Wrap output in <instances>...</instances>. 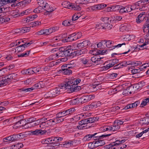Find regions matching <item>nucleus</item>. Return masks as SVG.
I'll use <instances>...</instances> for the list:
<instances>
[{"instance_id":"obj_15","label":"nucleus","mask_w":149,"mask_h":149,"mask_svg":"<svg viewBox=\"0 0 149 149\" xmlns=\"http://www.w3.org/2000/svg\"><path fill=\"white\" fill-rule=\"evenodd\" d=\"M43 7V9L46 10L47 12H51L54 10L51 6L45 2V5Z\"/></svg>"},{"instance_id":"obj_23","label":"nucleus","mask_w":149,"mask_h":149,"mask_svg":"<svg viewBox=\"0 0 149 149\" xmlns=\"http://www.w3.org/2000/svg\"><path fill=\"white\" fill-rule=\"evenodd\" d=\"M96 134H87L84 136L83 139V140L85 141H89L92 139H94L93 136H94Z\"/></svg>"},{"instance_id":"obj_37","label":"nucleus","mask_w":149,"mask_h":149,"mask_svg":"<svg viewBox=\"0 0 149 149\" xmlns=\"http://www.w3.org/2000/svg\"><path fill=\"white\" fill-rule=\"evenodd\" d=\"M71 102L72 104H78L81 103L80 98H77L73 99L71 101Z\"/></svg>"},{"instance_id":"obj_9","label":"nucleus","mask_w":149,"mask_h":149,"mask_svg":"<svg viewBox=\"0 0 149 149\" xmlns=\"http://www.w3.org/2000/svg\"><path fill=\"white\" fill-rule=\"evenodd\" d=\"M101 105V103L100 101L94 102H92L90 104L85 106L86 110L88 111L93 109H95L100 106Z\"/></svg>"},{"instance_id":"obj_18","label":"nucleus","mask_w":149,"mask_h":149,"mask_svg":"<svg viewBox=\"0 0 149 149\" xmlns=\"http://www.w3.org/2000/svg\"><path fill=\"white\" fill-rule=\"evenodd\" d=\"M57 54L54 53L51 55L49 57L46 58L45 60L46 62H48L51 60H56L58 58L57 56Z\"/></svg>"},{"instance_id":"obj_4","label":"nucleus","mask_w":149,"mask_h":149,"mask_svg":"<svg viewBox=\"0 0 149 149\" xmlns=\"http://www.w3.org/2000/svg\"><path fill=\"white\" fill-rule=\"evenodd\" d=\"M40 120L39 126L41 128L44 129L53 125L52 119L47 120V118L44 117L41 118Z\"/></svg>"},{"instance_id":"obj_2","label":"nucleus","mask_w":149,"mask_h":149,"mask_svg":"<svg viewBox=\"0 0 149 149\" xmlns=\"http://www.w3.org/2000/svg\"><path fill=\"white\" fill-rule=\"evenodd\" d=\"M67 89L65 84H62L60 86L56 87L54 89H52L47 93L45 96V97H54L57 96L62 93L63 91Z\"/></svg>"},{"instance_id":"obj_42","label":"nucleus","mask_w":149,"mask_h":149,"mask_svg":"<svg viewBox=\"0 0 149 149\" xmlns=\"http://www.w3.org/2000/svg\"><path fill=\"white\" fill-rule=\"evenodd\" d=\"M3 142H7L8 143H10L13 142L11 136L3 138Z\"/></svg>"},{"instance_id":"obj_7","label":"nucleus","mask_w":149,"mask_h":149,"mask_svg":"<svg viewBox=\"0 0 149 149\" xmlns=\"http://www.w3.org/2000/svg\"><path fill=\"white\" fill-rule=\"evenodd\" d=\"M17 74L15 73H13L10 74L4 77V79H3L2 81L4 83L3 84L4 86L6 85L9 82H11L13 80L15 79L16 78Z\"/></svg>"},{"instance_id":"obj_14","label":"nucleus","mask_w":149,"mask_h":149,"mask_svg":"<svg viewBox=\"0 0 149 149\" xmlns=\"http://www.w3.org/2000/svg\"><path fill=\"white\" fill-rule=\"evenodd\" d=\"M67 7L69 9L73 10L79 11L81 10V8L79 5L73 3L69 4L68 5Z\"/></svg>"},{"instance_id":"obj_30","label":"nucleus","mask_w":149,"mask_h":149,"mask_svg":"<svg viewBox=\"0 0 149 149\" xmlns=\"http://www.w3.org/2000/svg\"><path fill=\"white\" fill-rule=\"evenodd\" d=\"M148 104H149V97L143 99L140 107H143L146 105Z\"/></svg>"},{"instance_id":"obj_62","label":"nucleus","mask_w":149,"mask_h":149,"mask_svg":"<svg viewBox=\"0 0 149 149\" xmlns=\"http://www.w3.org/2000/svg\"><path fill=\"white\" fill-rule=\"evenodd\" d=\"M37 1L38 5L40 6H44L45 5V3H46L44 0H37Z\"/></svg>"},{"instance_id":"obj_60","label":"nucleus","mask_w":149,"mask_h":149,"mask_svg":"<svg viewBox=\"0 0 149 149\" xmlns=\"http://www.w3.org/2000/svg\"><path fill=\"white\" fill-rule=\"evenodd\" d=\"M79 18H82V16H79V15H77L76 14H74L72 17V21H74L77 20L78 19H79Z\"/></svg>"},{"instance_id":"obj_40","label":"nucleus","mask_w":149,"mask_h":149,"mask_svg":"<svg viewBox=\"0 0 149 149\" xmlns=\"http://www.w3.org/2000/svg\"><path fill=\"white\" fill-rule=\"evenodd\" d=\"M147 24L143 25V29L144 32L148 33H149V24L148 23Z\"/></svg>"},{"instance_id":"obj_59","label":"nucleus","mask_w":149,"mask_h":149,"mask_svg":"<svg viewBox=\"0 0 149 149\" xmlns=\"http://www.w3.org/2000/svg\"><path fill=\"white\" fill-rule=\"evenodd\" d=\"M21 126H22L23 129H27L32 127L31 124L30 123H28L27 122L24 125L22 124V125Z\"/></svg>"},{"instance_id":"obj_61","label":"nucleus","mask_w":149,"mask_h":149,"mask_svg":"<svg viewBox=\"0 0 149 149\" xmlns=\"http://www.w3.org/2000/svg\"><path fill=\"white\" fill-rule=\"evenodd\" d=\"M103 138H98L99 141V144L100 146H102L105 144V142L104 140L102 139Z\"/></svg>"},{"instance_id":"obj_63","label":"nucleus","mask_w":149,"mask_h":149,"mask_svg":"<svg viewBox=\"0 0 149 149\" xmlns=\"http://www.w3.org/2000/svg\"><path fill=\"white\" fill-rule=\"evenodd\" d=\"M120 6L119 5L112 6L111 7V9L114 11H119L120 9Z\"/></svg>"},{"instance_id":"obj_19","label":"nucleus","mask_w":149,"mask_h":149,"mask_svg":"<svg viewBox=\"0 0 149 149\" xmlns=\"http://www.w3.org/2000/svg\"><path fill=\"white\" fill-rule=\"evenodd\" d=\"M145 17L144 13H142L139 15L136 19V22L137 23H139L142 22Z\"/></svg>"},{"instance_id":"obj_29","label":"nucleus","mask_w":149,"mask_h":149,"mask_svg":"<svg viewBox=\"0 0 149 149\" xmlns=\"http://www.w3.org/2000/svg\"><path fill=\"white\" fill-rule=\"evenodd\" d=\"M88 123H95V121L98 120L99 118L97 116L96 117H90L87 118Z\"/></svg>"},{"instance_id":"obj_5","label":"nucleus","mask_w":149,"mask_h":149,"mask_svg":"<svg viewBox=\"0 0 149 149\" xmlns=\"http://www.w3.org/2000/svg\"><path fill=\"white\" fill-rule=\"evenodd\" d=\"M143 0L139 1L135 3L134 4L132 5L133 10L139 9L141 11L146 10V7L145 5L148 4L143 2Z\"/></svg>"},{"instance_id":"obj_44","label":"nucleus","mask_w":149,"mask_h":149,"mask_svg":"<svg viewBox=\"0 0 149 149\" xmlns=\"http://www.w3.org/2000/svg\"><path fill=\"white\" fill-rule=\"evenodd\" d=\"M25 47H24L23 45L22 44L19 46L16 47L15 49V50H17L18 52L23 51Z\"/></svg>"},{"instance_id":"obj_43","label":"nucleus","mask_w":149,"mask_h":149,"mask_svg":"<svg viewBox=\"0 0 149 149\" xmlns=\"http://www.w3.org/2000/svg\"><path fill=\"white\" fill-rule=\"evenodd\" d=\"M132 66L134 67L135 66H138L142 64L141 62L140 61H131Z\"/></svg>"},{"instance_id":"obj_41","label":"nucleus","mask_w":149,"mask_h":149,"mask_svg":"<svg viewBox=\"0 0 149 149\" xmlns=\"http://www.w3.org/2000/svg\"><path fill=\"white\" fill-rule=\"evenodd\" d=\"M73 21L71 20L69 21L68 20H65L62 23L63 25L65 26H68L72 25Z\"/></svg>"},{"instance_id":"obj_51","label":"nucleus","mask_w":149,"mask_h":149,"mask_svg":"<svg viewBox=\"0 0 149 149\" xmlns=\"http://www.w3.org/2000/svg\"><path fill=\"white\" fill-rule=\"evenodd\" d=\"M64 72L63 73L65 74L69 75L72 73V71L71 70L68 69V68H65V69H63Z\"/></svg>"},{"instance_id":"obj_50","label":"nucleus","mask_w":149,"mask_h":149,"mask_svg":"<svg viewBox=\"0 0 149 149\" xmlns=\"http://www.w3.org/2000/svg\"><path fill=\"white\" fill-rule=\"evenodd\" d=\"M61 49H62V47L60 48L59 49V51L56 53V54H57V56L58 57V58L59 57L65 56L63 52L61 50Z\"/></svg>"},{"instance_id":"obj_46","label":"nucleus","mask_w":149,"mask_h":149,"mask_svg":"<svg viewBox=\"0 0 149 149\" xmlns=\"http://www.w3.org/2000/svg\"><path fill=\"white\" fill-rule=\"evenodd\" d=\"M79 43H74L73 44L72 46H70V47L71 49L73 51H74V50L77 49H78L79 48Z\"/></svg>"},{"instance_id":"obj_36","label":"nucleus","mask_w":149,"mask_h":149,"mask_svg":"<svg viewBox=\"0 0 149 149\" xmlns=\"http://www.w3.org/2000/svg\"><path fill=\"white\" fill-rule=\"evenodd\" d=\"M93 53L96 52V53H95L94 54H95V55H103L106 52V51L104 50H102L100 49H97L96 50H94L93 52Z\"/></svg>"},{"instance_id":"obj_1","label":"nucleus","mask_w":149,"mask_h":149,"mask_svg":"<svg viewBox=\"0 0 149 149\" xmlns=\"http://www.w3.org/2000/svg\"><path fill=\"white\" fill-rule=\"evenodd\" d=\"M81 81V80L78 78L76 80H69L68 81L64 83L66 88L70 92V93H72L77 91L81 89L80 86H77V84Z\"/></svg>"},{"instance_id":"obj_6","label":"nucleus","mask_w":149,"mask_h":149,"mask_svg":"<svg viewBox=\"0 0 149 149\" xmlns=\"http://www.w3.org/2000/svg\"><path fill=\"white\" fill-rule=\"evenodd\" d=\"M125 141L126 140L124 139L121 140H117L109 145H106L105 147L107 149H116L117 146L122 143H124Z\"/></svg>"},{"instance_id":"obj_48","label":"nucleus","mask_w":149,"mask_h":149,"mask_svg":"<svg viewBox=\"0 0 149 149\" xmlns=\"http://www.w3.org/2000/svg\"><path fill=\"white\" fill-rule=\"evenodd\" d=\"M40 119H38L37 120H35L31 124L32 127H34L37 125H40Z\"/></svg>"},{"instance_id":"obj_26","label":"nucleus","mask_w":149,"mask_h":149,"mask_svg":"<svg viewBox=\"0 0 149 149\" xmlns=\"http://www.w3.org/2000/svg\"><path fill=\"white\" fill-rule=\"evenodd\" d=\"M77 142V140H74L72 141H66L64 142V144H63V145L65 147H69L72 145H73L74 143H76Z\"/></svg>"},{"instance_id":"obj_53","label":"nucleus","mask_w":149,"mask_h":149,"mask_svg":"<svg viewBox=\"0 0 149 149\" xmlns=\"http://www.w3.org/2000/svg\"><path fill=\"white\" fill-rule=\"evenodd\" d=\"M131 61H124L121 63L122 67H125L127 65H130L131 64Z\"/></svg>"},{"instance_id":"obj_33","label":"nucleus","mask_w":149,"mask_h":149,"mask_svg":"<svg viewBox=\"0 0 149 149\" xmlns=\"http://www.w3.org/2000/svg\"><path fill=\"white\" fill-rule=\"evenodd\" d=\"M105 42V40L102 41L97 44V47L100 49L105 48L106 47Z\"/></svg>"},{"instance_id":"obj_24","label":"nucleus","mask_w":149,"mask_h":149,"mask_svg":"<svg viewBox=\"0 0 149 149\" xmlns=\"http://www.w3.org/2000/svg\"><path fill=\"white\" fill-rule=\"evenodd\" d=\"M139 123L142 125H148L149 124V120L146 118H141L139 121Z\"/></svg>"},{"instance_id":"obj_39","label":"nucleus","mask_w":149,"mask_h":149,"mask_svg":"<svg viewBox=\"0 0 149 149\" xmlns=\"http://www.w3.org/2000/svg\"><path fill=\"white\" fill-rule=\"evenodd\" d=\"M38 16L37 15L35 14L32 15L30 16L27 17L26 20L27 22H29L34 20V19L37 17Z\"/></svg>"},{"instance_id":"obj_12","label":"nucleus","mask_w":149,"mask_h":149,"mask_svg":"<svg viewBox=\"0 0 149 149\" xmlns=\"http://www.w3.org/2000/svg\"><path fill=\"white\" fill-rule=\"evenodd\" d=\"M30 132L31 135H41L45 134L47 132V131L45 130H42L41 129H37L35 131Z\"/></svg>"},{"instance_id":"obj_8","label":"nucleus","mask_w":149,"mask_h":149,"mask_svg":"<svg viewBox=\"0 0 149 149\" xmlns=\"http://www.w3.org/2000/svg\"><path fill=\"white\" fill-rule=\"evenodd\" d=\"M109 19L108 17H104L101 18L102 21H103L104 24H105L103 25V29L110 30L112 28V25L109 23Z\"/></svg>"},{"instance_id":"obj_27","label":"nucleus","mask_w":149,"mask_h":149,"mask_svg":"<svg viewBox=\"0 0 149 149\" xmlns=\"http://www.w3.org/2000/svg\"><path fill=\"white\" fill-rule=\"evenodd\" d=\"M75 32L74 33L72 34L69 35L68 37L65 40V42H68L72 41L73 40H74L73 39L75 37Z\"/></svg>"},{"instance_id":"obj_10","label":"nucleus","mask_w":149,"mask_h":149,"mask_svg":"<svg viewBox=\"0 0 149 149\" xmlns=\"http://www.w3.org/2000/svg\"><path fill=\"white\" fill-rule=\"evenodd\" d=\"M70 46H69L65 48L62 47V49H61V50L63 52L65 56H73V55L72 54H73V51L70 48Z\"/></svg>"},{"instance_id":"obj_45","label":"nucleus","mask_w":149,"mask_h":149,"mask_svg":"<svg viewBox=\"0 0 149 149\" xmlns=\"http://www.w3.org/2000/svg\"><path fill=\"white\" fill-rule=\"evenodd\" d=\"M43 6L38 7L33 10V12L36 13H39L42 12Z\"/></svg>"},{"instance_id":"obj_16","label":"nucleus","mask_w":149,"mask_h":149,"mask_svg":"<svg viewBox=\"0 0 149 149\" xmlns=\"http://www.w3.org/2000/svg\"><path fill=\"white\" fill-rule=\"evenodd\" d=\"M94 134H96L94 136H93L94 139H96V138H104L113 135L112 133H108L107 134L101 135L100 132L95 133Z\"/></svg>"},{"instance_id":"obj_34","label":"nucleus","mask_w":149,"mask_h":149,"mask_svg":"<svg viewBox=\"0 0 149 149\" xmlns=\"http://www.w3.org/2000/svg\"><path fill=\"white\" fill-rule=\"evenodd\" d=\"M59 29V27L58 26H53L49 28L48 29L49 33V34L53 32H54L58 30Z\"/></svg>"},{"instance_id":"obj_3","label":"nucleus","mask_w":149,"mask_h":149,"mask_svg":"<svg viewBox=\"0 0 149 149\" xmlns=\"http://www.w3.org/2000/svg\"><path fill=\"white\" fill-rule=\"evenodd\" d=\"M120 128V126L117 125L116 123L114 122L112 126H106L103 128V131H109L110 132L109 133H112L113 135H111V137H112L114 136V134L116 133L114 132L118 130Z\"/></svg>"},{"instance_id":"obj_35","label":"nucleus","mask_w":149,"mask_h":149,"mask_svg":"<svg viewBox=\"0 0 149 149\" xmlns=\"http://www.w3.org/2000/svg\"><path fill=\"white\" fill-rule=\"evenodd\" d=\"M106 4L104 5L103 4H101L95 5L93 6V8H94V9L100 10L106 7Z\"/></svg>"},{"instance_id":"obj_58","label":"nucleus","mask_w":149,"mask_h":149,"mask_svg":"<svg viewBox=\"0 0 149 149\" xmlns=\"http://www.w3.org/2000/svg\"><path fill=\"white\" fill-rule=\"evenodd\" d=\"M104 24V23L103 22V21H102V22L99 24H97L96 25L95 28L97 29H103V25Z\"/></svg>"},{"instance_id":"obj_56","label":"nucleus","mask_w":149,"mask_h":149,"mask_svg":"<svg viewBox=\"0 0 149 149\" xmlns=\"http://www.w3.org/2000/svg\"><path fill=\"white\" fill-rule=\"evenodd\" d=\"M124 119H122V120H115L114 122L116 123V125H118V126H120L122 124H123L124 121Z\"/></svg>"},{"instance_id":"obj_25","label":"nucleus","mask_w":149,"mask_h":149,"mask_svg":"<svg viewBox=\"0 0 149 149\" xmlns=\"http://www.w3.org/2000/svg\"><path fill=\"white\" fill-rule=\"evenodd\" d=\"M39 84L37 83L35 84L34 85V87H32L29 88H24V89L23 90V91L26 92L31 91L35 89H36L37 88H40V87H39Z\"/></svg>"},{"instance_id":"obj_21","label":"nucleus","mask_w":149,"mask_h":149,"mask_svg":"<svg viewBox=\"0 0 149 149\" xmlns=\"http://www.w3.org/2000/svg\"><path fill=\"white\" fill-rule=\"evenodd\" d=\"M79 48H82L84 47H86L88 45H89L90 44V41L88 40H85L82 42L79 43Z\"/></svg>"},{"instance_id":"obj_64","label":"nucleus","mask_w":149,"mask_h":149,"mask_svg":"<svg viewBox=\"0 0 149 149\" xmlns=\"http://www.w3.org/2000/svg\"><path fill=\"white\" fill-rule=\"evenodd\" d=\"M14 57L13 55L10 54H7L4 57V58L8 61L11 60Z\"/></svg>"},{"instance_id":"obj_20","label":"nucleus","mask_w":149,"mask_h":149,"mask_svg":"<svg viewBox=\"0 0 149 149\" xmlns=\"http://www.w3.org/2000/svg\"><path fill=\"white\" fill-rule=\"evenodd\" d=\"M85 52V50L84 49H80L79 50L73 51V56H79L80 55H82Z\"/></svg>"},{"instance_id":"obj_49","label":"nucleus","mask_w":149,"mask_h":149,"mask_svg":"<svg viewBox=\"0 0 149 149\" xmlns=\"http://www.w3.org/2000/svg\"><path fill=\"white\" fill-rule=\"evenodd\" d=\"M30 28L29 27H24L21 28V33L22 34L29 32Z\"/></svg>"},{"instance_id":"obj_47","label":"nucleus","mask_w":149,"mask_h":149,"mask_svg":"<svg viewBox=\"0 0 149 149\" xmlns=\"http://www.w3.org/2000/svg\"><path fill=\"white\" fill-rule=\"evenodd\" d=\"M10 2L9 0H0V8L8 3Z\"/></svg>"},{"instance_id":"obj_52","label":"nucleus","mask_w":149,"mask_h":149,"mask_svg":"<svg viewBox=\"0 0 149 149\" xmlns=\"http://www.w3.org/2000/svg\"><path fill=\"white\" fill-rule=\"evenodd\" d=\"M31 12V9H29L21 12L20 14L21 16H23L25 15L29 14Z\"/></svg>"},{"instance_id":"obj_55","label":"nucleus","mask_w":149,"mask_h":149,"mask_svg":"<svg viewBox=\"0 0 149 149\" xmlns=\"http://www.w3.org/2000/svg\"><path fill=\"white\" fill-rule=\"evenodd\" d=\"M54 141H53L54 144L59 143L63 139L62 138L59 137H54Z\"/></svg>"},{"instance_id":"obj_11","label":"nucleus","mask_w":149,"mask_h":149,"mask_svg":"<svg viewBox=\"0 0 149 149\" xmlns=\"http://www.w3.org/2000/svg\"><path fill=\"white\" fill-rule=\"evenodd\" d=\"M105 41V44L106 45V47H107L109 48H112L113 47V48L111 49H113L115 48L116 47H120L122 45H125V43L124 42V43L122 44H120L117 45H113L114 44V42L112 41L111 40H106Z\"/></svg>"},{"instance_id":"obj_13","label":"nucleus","mask_w":149,"mask_h":149,"mask_svg":"<svg viewBox=\"0 0 149 149\" xmlns=\"http://www.w3.org/2000/svg\"><path fill=\"white\" fill-rule=\"evenodd\" d=\"M11 136L13 141L23 139L24 137V135L22 133L19 134H14Z\"/></svg>"},{"instance_id":"obj_38","label":"nucleus","mask_w":149,"mask_h":149,"mask_svg":"<svg viewBox=\"0 0 149 149\" xmlns=\"http://www.w3.org/2000/svg\"><path fill=\"white\" fill-rule=\"evenodd\" d=\"M81 103H84L89 101L87 95L83 96L80 97Z\"/></svg>"},{"instance_id":"obj_17","label":"nucleus","mask_w":149,"mask_h":149,"mask_svg":"<svg viewBox=\"0 0 149 149\" xmlns=\"http://www.w3.org/2000/svg\"><path fill=\"white\" fill-rule=\"evenodd\" d=\"M31 0H24L17 4V6L24 7L27 6L31 2Z\"/></svg>"},{"instance_id":"obj_28","label":"nucleus","mask_w":149,"mask_h":149,"mask_svg":"<svg viewBox=\"0 0 149 149\" xmlns=\"http://www.w3.org/2000/svg\"><path fill=\"white\" fill-rule=\"evenodd\" d=\"M53 125L56 124L63 122L64 120L63 118H58L56 117L53 119H52Z\"/></svg>"},{"instance_id":"obj_57","label":"nucleus","mask_w":149,"mask_h":149,"mask_svg":"<svg viewBox=\"0 0 149 149\" xmlns=\"http://www.w3.org/2000/svg\"><path fill=\"white\" fill-rule=\"evenodd\" d=\"M138 69H133L132 70V74H135L137 73H139L141 71L143 70L142 69H141V67L140 68H138Z\"/></svg>"},{"instance_id":"obj_32","label":"nucleus","mask_w":149,"mask_h":149,"mask_svg":"<svg viewBox=\"0 0 149 149\" xmlns=\"http://www.w3.org/2000/svg\"><path fill=\"white\" fill-rule=\"evenodd\" d=\"M23 146V144L21 143H18L16 145H13L11 146V149H19Z\"/></svg>"},{"instance_id":"obj_31","label":"nucleus","mask_w":149,"mask_h":149,"mask_svg":"<svg viewBox=\"0 0 149 149\" xmlns=\"http://www.w3.org/2000/svg\"><path fill=\"white\" fill-rule=\"evenodd\" d=\"M76 110L74 108H71L65 111H63V113L65 115V116L71 114L73 113Z\"/></svg>"},{"instance_id":"obj_22","label":"nucleus","mask_w":149,"mask_h":149,"mask_svg":"<svg viewBox=\"0 0 149 149\" xmlns=\"http://www.w3.org/2000/svg\"><path fill=\"white\" fill-rule=\"evenodd\" d=\"M101 58H96V56H94L92 57L91 58V61L93 62L96 64V65L100 64V63H102L103 62L100 60Z\"/></svg>"},{"instance_id":"obj_54","label":"nucleus","mask_w":149,"mask_h":149,"mask_svg":"<svg viewBox=\"0 0 149 149\" xmlns=\"http://www.w3.org/2000/svg\"><path fill=\"white\" fill-rule=\"evenodd\" d=\"M82 36V34L81 32H78L77 33L75 32V36L74 38H73V40H75L80 38Z\"/></svg>"}]
</instances>
